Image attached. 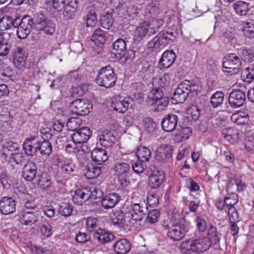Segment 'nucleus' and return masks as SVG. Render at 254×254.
I'll list each match as a JSON object with an SVG mask.
<instances>
[{
    "label": "nucleus",
    "instance_id": "1",
    "mask_svg": "<svg viewBox=\"0 0 254 254\" xmlns=\"http://www.w3.org/2000/svg\"><path fill=\"white\" fill-rule=\"evenodd\" d=\"M46 8L54 9L58 11L64 10L61 18L64 21L73 19L78 8L77 0H44Z\"/></svg>",
    "mask_w": 254,
    "mask_h": 254
},
{
    "label": "nucleus",
    "instance_id": "2",
    "mask_svg": "<svg viewBox=\"0 0 254 254\" xmlns=\"http://www.w3.org/2000/svg\"><path fill=\"white\" fill-rule=\"evenodd\" d=\"M178 34V29L163 30L147 44L148 49L156 50L166 46L170 41H174Z\"/></svg>",
    "mask_w": 254,
    "mask_h": 254
},
{
    "label": "nucleus",
    "instance_id": "3",
    "mask_svg": "<svg viewBox=\"0 0 254 254\" xmlns=\"http://www.w3.org/2000/svg\"><path fill=\"white\" fill-rule=\"evenodd\" d=\"M211 246L209 240L206 237L188 240L182 243L180 250L183 254L191 253H201L207 251Z\"/></svg>",
    "mask_w": 254,
    "mask_h": 254
},
{
    "label": "nucleus",
    "instance_id": "4",
    "mask_svg": "<svg viewBox=\"0 0 254 254\" xmlns=\"http://www.w3.org/2000/svg\"><path fill=\"white\" fill-rule=\"evenodd\" d=\"M241 59L235 53L226 55L223 59L222 70L227 75L237 73L242 68Z\"/></svg>",
    "mask_w": 254,
    "mask_h": 254
},
{
    "label": "nucleus",
    "instance_id": "5",
    "mask_svg": "<svg viewBox=\"0 0 254 254\" xmlns=\"http://www.w3.org/2000/svg\"><path fill=\"white\" fill-rule=\"evenodd\" d=\"M116 81L117 77L113 68L110 65L102 68L96 77V82L100 86L107 88L114 86Z\"/></svg>",
    "mask_w": 254,
    "mask_h": 254
},
{
    "label": "nucleus",
    "instance_id": "6",
    "mask_svg": "<svg viewBox=\"0 0 254 254\" xmlns=\"http://www.w3.org/2000/svg\"><path fill=\"white\" fill-rule=\"evenodd\" d=\"M162 226L167 231V237L173 242L181 240L185 236L187 231L185 226L182 224H176L170 226L163 223Z\"/></svg>",
    "mask_w": 254,
    "mask_h": 254
},
{
    "label": "nucleus",
    "instance_id": "7",
    "mask_svg": "<svg viewBox=\"0 0 254 254\" xmlns=\"http://www.w3.org/2000/svg\"><path fill=\"white\" fill-rule=\"evenodd\" d=\"M92 109V105L85 99H76L69 105L70 112L77 115H88Z\"/></svg>",
    "mask_w": 254,
    "mask_h": 254
},
{
    "label": "nucleus",
    "instance_id": "8",
    "mask_svg": "<svg viewBox=\"0 0 254 254\" xmlns=\"http://www.w3.org/2000/svg\"><path fill=\"white\" fill-rule=\"evenodd\" d=\"M11 55L14 66L21 69L25 66L26 57L23 49L16 45H10Z\"/></svg>",
    "mask_w": 254,
    "mask_h": 254
},
{
    "label": "nucleus",
    "instance_id": "9",
    "mask_svg": "<svg viewBox=\"0 0 254 254\" xmlns=\"http://www.w3.org/2000/svg\"><path fill=\"white\" fill-rule=\"evenodd\" d=\"M34 24L33 20L30 16L24 17L17 27L16 31L17 37L24 39L30 33Z\"/></svg>",
    "mask_w": 254,
    "mask_h": 254
},
{
    "label": "nucleus",
    "instance_id": "10",
    "mask_svg": "<svg viewBox=\"0 0 254 254\" xmlns=\"http://www.w3.org/2000/svg\"><path fill=\"white\" fill-rule=\"evenodd\" d=\"M42 216L38 211L30 212L27 211H21L19 214V221L21 224L26 226L37 225Z\"/></svg>",
    "mask_w": 254,
    "mask_h": 254
},
{
    "label": "nucleus",
    "instance_id": "11",
    "mask_svg": "<svg viewBox=\"0 0 254 254\" xmlns=\"http://www.w3.org/2000/svg\"><path fill=\"white\" fill-rule=\"evenodd\" d=\"M246 100V94L241 89L233 90L229 94L228 102L232 108H238L242 106Z\"/></svg>",
    "mask_w": 254,
    "mask_h": 254
},
{
    "label": "nucleus",
    "instance_id": "12",
    "mask_svg": "<svg viewBox=\"0 0 254 254\" xmlns=\"http://www.w3.org/2000/svg\"><path fill=\"white\" fill-rule=\"evenodd\" d=\"M115 238V236L106 230L98 228L96 230V251L100 250L103 252L106 250L105 247L98 248L99 245H104L105 244L113 240Z\"/></svg>",
    "mask_w": 254,
    "mask_h": 254
},
{
    "label": "nucleus",
    "instance_id": "13",
    "mask_svg": "<svg viewBox=\"0 0 254 254\" xmlns=\"http://www.w3.org/2000/svg\"><path fill=\"white\" fill-rule=\"evenodd\" d=\"M131 218L137 221L141 220L148 212L147 206L145 201L131 204Z\"/></svg>",
    "mask_w": 254,
    "mask_h": 254
},
{
    "label": "nucleus",
    "instance_id": "14",
    "mask_svg": "<svg viewBox=\"0 0 254 254\" xmlns=\"http://www.w3.org/2000/svg\"><path fill=\"white\" fill-rule=\"evenodd\" d=\"M39 138L38 136H31L27 138L23 144V149L28 156H34L38 151Z\"/></svg>",
    "mask_w": 254,
    "mask_h": 254
},
{
    "label": "nucleus",
    "instance_id": "15",
    "mask_svg": "<svg viewBox=\"0 0 254 254\" xmlns=\"http://www.w3.org/2000/svg\"><path fill=\"white\" fill-rule=\"evenodd\" d=\"M133 102L132 98L129 97H126L122 101L114 99L112 101L111 107L116 112L123 114L132 106Z\"/></svg>",
    "mask_w": 254,
    "mask_h": 254
},
{
    "label": "nucleus",
    "instance_id": "16",
    "mask_svg": "<svg viewBox=\"0 0 254 254\" xmlns=\"http://www.w3.org/2000/svg\"><path fill=\"white\" fill-rule=\"evenodd\" d=\"M16 210L15 200L11 197L4 196L0 200V212L4 215L14 213Z\"/></svg>",
    "mask_w": 254,
    "mask_h": 254
},
{
    "label": "nucleus",
    "instance_id": "17",
    "mask_svg": "<svg viewBox=\"0 0 254 254\" xmlns=\"http://www.w3.org/2000/svg\"><path fill=\"white\" fill-rule=\"evenodd\" d=\"M188 85L182 82L180 83L174 93L172 98V103L175 104L183 103L188 97Z\"/></svg>",
    "mask_w": 254,
    "mask_h": 254
},
{
    "label": "nucleus",
    "instance_id": "18",
    "mask_svg": "<svg viewBox=\"0 0 254 254\" xmlns=\"http://www.w3.org/2000/svg\"><path fill=\"white\" fill-rule=\"evenodd\" d=\"M165 180V174L161 170L154 169L149 176L148 184L152 189L160 187Z\"/></svg>",
    "mask_w": 254,
    "mask_h": 254
},
{
    "label": "nucleus",
    "instance_id": "19",
    "mask_svg": "<svg viewBox=\"0 0 254 254\" xmlns=\"http://www.w3.org/2000/svg\"><path fill=\"white\" fill-rule=\"evenodd\" d=\"M92 135V131L88 127H82L75 131L72 135L73 142L75 144L86 142Z\"/></svg>",
    "mask_w": 254,
    "mask_h": 254
},
{
    "label": "nucleus",
    "instance_id": "20",
    "mask_svg": "<svg viewBox=\"0 0 254 254\" xmlns=\"http://www.w3.org/2000/svg\"><path fill=\"white\" fill-rule=\"evenodd\" d=\"M178 117L174 114H169L164 116L161 122L162 129L167 132L174 130L177 125Z\"/></svg>",
    "mask_w": 254,
    "mask_h": 254
},
{
    "label": "nucleus",
    "instance_id": "21",
    "mask_svg": "<svg viewBox=\"0 0 254 254\" xmlns=\"http://www.w3.org/2000/svg\"><path fill=\"white\" fill-rule=\"evenodd\" d=\"M176 56L172 50H167L162 55L158 66L160 69L168 68L175 62Z\"/></svg>",
    "mask_w": 254,
    "mask_h": 254
},
{
    "label": "nucleus",
    "instance_id": "22",
    "mask_svg": "<svg viewBox=\"0 0 254 254\" xmlns=\"http://www.w3.org/2000/svg\"><path fill=\"white\" fill-rule=\"evenodd\" d=\"M37 170L36 164L33 161H29L23 168L22 177L27 181H32L36 176Z\"/></svg>",
    "mask_w": 254,
    "mask_h": 254
},
{
    "label": "nucleus",
    "instance_id": "23",
    "mask_svg": "<svg viewBox=\"0 0 254 254\" xmlns=\"http://www.w3.org/2000/svg\"><path fill=\"white\" fill-rule=\"evenodd\" d=\"M40 16L38 28L48 35H52L55 31V24L51 20L46 18L42 14Z\"/></svg>",
    "mask_w": 254,
    "mask_h": 254
},
{
    "label": "nucleus",
    "instance_id": "24",
    "mask_svg": "<svg viewBox=\"0 0 254 254\" xmlns=\"http://www.w3.org/2000/svg\"><path fill=\"white\" fill-rule=\"evenodd\" d=\"M38 185L42 190L49 194H51L54 191L51 177L47 173L43 172L39 176Z\"/></svg>",
    "mask_w": 254,
    "mask_h": 254
},
{
    "label": "nucleus",
    "instance_id": "25",
    "mask_svg": "<svg viewBox=\"0 0 254 254\" xmlns=\"http://www.w3.org/2000/svg\"><path fill=\"white\" fill-rule=\"evenodd\" d=\"M120 199L121 197L118 194L111 193L103 197L100 204L103 208L108 209L114 207Z\"/></svg>",
    "mask_w": 254,
    "mask_h": 254
},
{
    "label": "nucleus",
    "instance_id": "26",
    "mask_svg": "<svg viewBox=\"0 0 254 254\" xmlns=\"http://www.w3.org/2000/svg\"><path fill=\"white\" fill-rule=\"evenodd\" d=\"M131 249V245L126 239L118 241L114 245V250L117 254H126Z\"/></svg>",
    "mask_w": 254,
    "mask_h": 254
},
{
    "label": "nucleus",
    "instance_id": "27",
    "mask_svg": "<svg viewBox=\"0 0 254 254\" xmlns=\"http://www.w3.org/2000/svg\"><path fill=\"white\" fill-rule=\"evenodd\" d=\"M94 196L92 193L90 194L86 193L85 190H77L74 192L72 196V200L75 204L82 205L89 198L92 199Z\"/></svg>",
    "mask_w": 254,
    "mask_h": 254
},
{
    "label": "nucleus",
    "instance_id": "28",
    "mask_svg": "<svg viewBox=\"0 0 254 254\" xmlns=\"http://www.w3.org/2000/svg\"><path fill=\"white\" fill-rule=\"evenodd\" d=\"M231 121L238 125H248L250 123L249 116L248 113L238 111L231 116Z\"/></svg>",
    "mask_w": 254,
    "mask_h": 254
},
{
    "label": "nucleus",
    "instance_id": "29",
    "mask_svg": "<svg viewBox=\"0 0 254 254\" xmlns=\"http://www.w3.org/2000/svg\"><path fill=\"white\" fill-rule=\"evenodd\" d=\"M147 97L148 102H150L151 105H153L157 103L160 99L163 97V92L162 89L159 87H153L148 93Z\"/></svg>",
    "mask_w": 254,
    "mask_h": 254
},
{
    "label": "nucleus",
    "instance_id": "30",
    "mask_svg": "<svg viewBox=\"0 0 254 254\" xmlns=\"http://www.w3.org/2000/svg\"><path fill=\"white\" fill-rule=\"evenodd\" d=\"M150 27L148 23L146 22L140 23L136 28L134 35L136 37L142 39L146 35L151 36L153 34L150 33Z\"/></svg>",
    "mask_w": 254,
    "mask_h": 254
},
{
    "label": "nucleus",
    "instance_id": "31",
    "mask_svg": "<svg viewBox=\"0 0 254 254\" xmlns=\"http://www.w3.org/2000/svg\"><path fill=\"white\" fill-rule=\"evenodd\" d=\"M3 153V155H5L7 157V155H11V154H13L16 151H19V145L17 142L12 141H6L2 145Z\"/></svg>",
    "mask_w": 254,
    "mask_h": 254
},
{
    "label": "nucleus",
    "instance_id": "32",
    "mask_svg": "<svg viewBox=\"0 0 254 254\" xmlns=\"http://www.w3.org/2000/svg\"><path fill=\"white\" fill-rule=\"evenodd\" d=\"M151 153L149 149L144 146H139L137 149L136 156L137 159L142 162L149 161Z\"/></svg>",
    "mask_w": 254,
    "mask_h": 254
},
{
    "label": "nucleus",
    "instance_id": "33",
    "mask_svg": "<svg viewBox=\"0 0 254 254\" xmlns=\"http://www.w3.org/2000/svg\"><path fill=\"white\" fill-rule=\"evenodd\" d=\"M220 234L219 233L217 230V228L211 225L207 230V237L209 240V243L212 244H217L220 241Z\"/></svg>",
    "mask_w": 254,
    "mask_h": 254
},
{
    "label": "nucleus",
    "instance_id": "34",
    "mask_svg": "<svg viewBox=\"0 0 254 254\" xmlns=\"http://www.w3.org/2000/svg\"><path fill=\"white\" fill-rule=\"evenodd\" d=\"M192 129L190 127H181L175 136V140L177 142H180L189 138L191 134Z\"/></svg>",
    "mask_w": 254,
    "mask_h": 254
},
{
    "label": "nucleus",
    "instance_id": "35",
    "mask_svg": "<svg viewBox=\"0 0 254 254\" xmlns=\"http://www.w3.org/2000/svg\"><path fill=\"white\" fill-rule=\"evenodd\" d=\"M113 47L115 54L121 56L127 50V44L124 39L119 38L114 42Z\"/></svg>",
    "mask_w": 254,
    "mask_h": 254
},
{
    "label": "nucleus",
    "instance_id": "36",
    "mask_svg": "<svg viewBox=\"0 0 254 254\" xmlns=\"http://www.w3.org/2000/svg\"><path fill=\"white\" fill-rule=\"evenodd\" d=\"M39 149L42 155H49L52 151V146L48 140L43 139L42 141L39 139Z\"/></svg>",
    "mask_w": 254,
    "mask_h": 254
},
{
    "label": "nucleus",
    "instance_id": "37",
    "mask_svg": "<svg viewBox=\"0 0 254 254\" xmlns=\"http://www.w3.org/2000/svg\"><path fill=\"white\" fill-rule=\"evenodd\" d=\"M184 83L188 85L187 90H188V95H190L191 97L197 96L201 90V87L198 83H193L189 80H185Z\"/></svg>",
    "mask_w": 254,
    "mask_h": 254
},
{
    "label": "nucleus",
    "instance_id": "38",
    "mask_svg": "<svg viewBox=\"0 0 254 254\" xmlns=\"http://www.w3.org/2000/svg\"><path fill=\"white\" fill-rule=\"evenodd\" d=\"M238 54L246 62L250 63L254 61V52L252 49H240L238 50Z\"/></svg>",
    "mask_w": 254,
    "mask_h": 254
},
{
    "label": "nucleus",
    "instance_id": "39",
    "mask_svg": "<svg viewBox=\"0 0 254 254\" xmlns=\"http://www.w3.org/2000/svg\"><path fill=\"white\" fill-rule=\"evenodd\" d=\"M244 35L249 38H254V20H250L244 23Z\"/></svg>",
    "mask_w": 254,
    "mask_h": 254
},
{
    "label": "nucleus",
    "instance_id": "40",
    "mask_svg": "<svg viewBox=\"0 0 254 254\" xmlns=\"http://www.w3.org/2000/svg\"><path fill=\"white\" fill-rule=\"evenodd\" d=\"M236 12L240 15H245L249 10V4L243 1H237L234 4Z\"/></svg>",
    "mask_w": 254,
    "mask_h": 254
},
{
    "label": "nucleus",
    "instance_id": "41",
    "mask_svg": "<svg viewBox=\"0 0 254 254\" xmlns=\"http://www.w3.org/2000/svg\"><path fill=\"white\" fill-rule=\"evenodd\" d=\"M224 95L222 92L217 91L213 94L210 99V104L213 108L219 106L223 102Z\"/></svg>",
    "mask_w": 254,
    "mask_h": 254
},
{
    "label": "nucleus",
    "instance_id": "42",
    "mask_svg": "<svg viewBox=\"0 0 254 254\" xmlns=\"http://www.w3.org/2000/svg\"><path fill=\"white\" fill-rule=\"evenodd\" d=\"M150 27V33L155 34L162 27L164 24V21L162 18H155L148 23Z\"/></svg>",
    "mask_w": 254,
    "mask_h": 254
},
{
    "label": "nucleus",
    "instance_id": "43",
    "mask_svg": "<svg viewBox=\"0 0 254 254\" xmlns=\"http://www.w3.org/2000/svg\"><path fill=\"white\" fill-rule=\"evenodd\" d=\"M120 56V59L122 62L126 64H129L135 57V51L132 49H129Z\"/></svg>",
    "mask_w": 254,
    "mask_h": 254
},
{
    "label": "nucleus",
    "instance_id": "44",
    "mask_svg": "<svg viewBox=\"0 0 254 254\" xmlns=\"http://www.w3.org/2000/svg\"><path fill=\"white\" fill-rule=\"evenodd\" d=\"M82 121L79 118H71L66 123V127L68 130L76 131L81 125Z\"/></svg>",
    "mask_w": 254,
    "mask_h": 254
},
{
    "label": "nucleus",
    "instance_id": "45",
    "mask_svg": "<svg viewBox=\"0 0 254 254\" xmlns=\"http://www.w3.org/2000/svg\"><path fill=\"white\" fill-rule=\"evenodd\" d=\"M242 76L244 78L245 82H251L254 79V64H251L244 69L242 72Z\"/></svg>",
    "mask_w": 254,
    "mask_h": 254
},
{
    "label": "nucleus",
    "instance_id": "46",
    "mask_svg": "<svg viewBox=\"0 0 254 254\" xmlns=\"http://www.w3.org/2000/svg\"><path fill=\"white\" fill-rule=\"evenodd\" d=\"M147 213V216L146 217L145 222L150 224H153L156 223L160 215V211L157 209L148 211Z\"/></svg>",
    "mask_w": 254,
    "mask_h": 254
},
{
    "label": "nucleus",
    "instance_id": "47",
    "mask_svg": "<svg viewBox=\"0 0 254 254\" xmlns=\"http://www.w3.org/2000/svg\"><path fill=\"white\" fill-rule=\"evenodd\" d=\"M108 159V155L104 149L96 147V165H101Z\"/></svg>",
    "mask_w": 254,
    "mask_h": 254
},
{
    "label": "nucleus",
    "instance_id": "48",
    "mask_svg": "<svg viewBox=\"0 0 254 254\" xmlns=\"http://www.w3.org/2000/svg\"><path fill=\"white\" fill-rule=\"evenodd\" d=\"M100 22L103 28L109 29L112 26L114 20L112 15L110 13H108L101 17Z\"/></svg>",
    "mask_w": 254,
    "mask_h": 254
},
{
    "label": "nucleus",
    "instance_id": "49",
    "mask_svg": "<svg viewBox=\"0 0 254 254\" xmlns=\"http://www.w3.org/2000/svg\"><path fill=\"white\" fill-rule=\"evenodd\" d=\"M112 223L118 228L123 227L124 224V215L122 213H115L111 218Z\"/></svg>",
    "mask_w": 254,
    "mask_h": 254
},
{
    "label": "nucleus",
    "instance_id": "50",
    "mask_svg": "<svg viewBox=\"0 0 254 254\" xmlns=\"http://www.w3.org/2000/svg\"><path fill=\"white\" fill-rule=\"evenodd\" d=\"M72 206L68 203L62 202L59 208V213L64 216H70L72 212Z\"/></svg>",
    "mask_w": 254,
    "mask_h": 254
},
{
    "label": "nucleus",
    "instance_id": "51",
    "mask_svg": "<svg viewBox=\"0 0 254 254\" xmlns=\"http://www.w3.org/2000/svg\"><path fill=\"white\" fill-rule=\"evenodd\" d=\"M87 27L95 26V9L94 7H89L88 14L86 16Z\"/></svg>",
    "mask_w": 254,
    "mask_h": 254
},
{
    "label": "nucleus",
    "instance_id": "52",
    "mask_svg": "<svg viewBox=\"0 0 254 254\" xmlns=\"http://www.w3.org/2000/svg\"><path fill=\"white\" fill-rule=\"evenodd\" d=\"M13 20L8 16H3L0 19V29L1 30H5L13 25Z\"/></svg>",
    "mask_w": 254,
    "mask_h": 254
},
{
    "label": "nucleus",
    "instance_id": "53",
    "mask_svg": "<svg viewBox=\"0 0 254 254\" xmlns=\"http://www.w3.org/2000/svg\"><path fill=\"white\" fill-rule=\"evenodd\" d=\"M130 169V166L127 163H121L116 165L115 170L118 175H124L128 172Z\"/></svg>",
    "mask_w": 254,
    "mask_h": 254
},
{
    "label": "nucleus",
    "instance_id": "54",
    "mask_svg": "<svg viewBox=\"0 0 254 254\" xmlns=\"http://www.w3.org/2000/svg\"><path fill=\"white\" fill-rule=\"evenodd\" d=\"M143 122L146 130L149 133L153 132L156 128V125L153 119L150 117H146L143 119Z\"/></svg>",
    "mask_w": 254,
    "mask_h": 254
},
{
    "label": "nucleus",
    "instance_id": "55",
    "mask_svg": "<svg viewBox=\"0 0 254 254\" xmlns=\"http://www.w3.org/2000/svg\"><path fill=\"white\" fill-rule=\"evenodd\" d=\"M155 159L156 161L160 164V165L164 167H169L172 163L171 161L168 160L164 154H161L158 151L156 152Z\"/></svg>",
    "mask_w": 254,
    "mask_h": 254
},
{
    "label": "nucleus",
    "instance_id": "56",
    "mask_svg": "<svg viewBox=\"0 0 254 254\" xmlns=\"http://www.w3.org/2000/svg\"><path fill=\"white\" fill-rule=\"evenodd\" d=\"M238 202V196L236 194L232 193L225 197V206L227 207H234Z\"/></svg>",
    "mask_w": 254,
    "mask_h": 254
},
{
    "label": "nucleus",
    "instance_id": "57",
    "mask_svg": "<svg viewBox=\"0 0 254 254\" xmlns=\"http://www.w3.org/2000/svg\"><path fill=\"white\" fill-rule=\"evenodd\" d=\"M161 154H164V156L168 159V160L173 162L172 158V149L170 146L163 144L162 145L159 151Z\"/></svg>",
    "mask_w": 254,
    "mask_h": 254
},
{
    "label": "nucleus",
    "instance_id": "58",
    "mask_svg": "<svg viewBox=\"0 0 254 254\" xmlns=\"http://www.w3.org/2000/svg\"><path fill=\"white\" fill-rule=\"evenodd\" d=\"M187 113L191 116L192 119L196 120L200 115V109L196 105H192L187 110Z\"/></svg>",
    "mask_w": 254,
    "mask_h": 254
},
{
    "label": "nucleus",
    "instance_id": "59",
    "mask_svg": "<svg viewBox=\"0 0 254 254\" xmlns=\"http://www.w3.org/2000/svg\"><path fill=\"white\" fill-rule=\"evenodd\" d=\"M24 159V157L22 154L19 153V151H16L13 154H11L9 161L11 163L15 162L16 164H21Z\"/></svg>",
    "mask_w": 254,
    "mask_h": 254
},
{
    "label": "nucleus",
    "instance_id": "60",
    "mask_svg": "<svg viewBox=\"0 0 254 254\" xmlns=\"http://www.w3.org/2000/svg\"><path fill=\"white\" fill-rule=\"evenodd\" d=\"M169 100L167 97H163L157 103V107L154 109L155 112H161L165 110L169 103Z\"/></svg>",
    "mask_w": 254,
    "mask_h": 254
},
{
    "label": "nucleus",
    "instance_id": "61",
    "mask_svg": "<svg viewBox=\"0 0 254 254\" xmlns=\"http://www.w3.org/2000/svg\"><path fill=\"white\" fill-rule=\"evenodd\" d=\"M159 86V87L164 88L168 86L170 84V75L168 73H164L162 76H161L157 81Z\"/></svg>",
    "mask_w": 254,
    "mask_h": 254
},
{
    "label": "nucleus",
    "instance_id": "62",
    "mask_svg": "<svg viewBox=\"0 0 254 254\" xmlns=\"http://www.w3.org/2000/svg\"><path fill=\"white\" fill-rule=\"evenodd\" d=\"M145 162H142L138 161L136 162L132 163V169L134 172L137 174H140L143 172L145 167L146 166Z\"/></svg>",
    "mask_w": 254,
    "mask_h": 254
},
{
    "label": "nucleus",
    "instance_id": "63",
    "mask_svg": "<svg viewBox=\"0 0 254 254\" xmlns=\"http://www.w3.org/2000/svg\"><path fill=\"white\" fill-rule=\"evenodd\" d=\"M185 185L191 191H197L199 189L198 185L191 178L186 179Z\"/></svg>",
    "mask_w": 254,
    "mask_h": 254
},
{
    "label": "nucleus",
    "instance_id": "64",
    "mask_svg": "<svg viewBox=\"0 0 254 254\" xmlns=\"http://www.w3.org/2000/svg\"><path fill=\"white\" fill-rule=\"evenodd\" d=\"M197 229L199 232H202L206 230L207 228L206 222L201 216H197L195 220Z\"/></svg>",
    "mask_w": 254,
    "mask_h": 254
}]
</instances>
